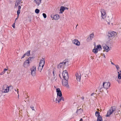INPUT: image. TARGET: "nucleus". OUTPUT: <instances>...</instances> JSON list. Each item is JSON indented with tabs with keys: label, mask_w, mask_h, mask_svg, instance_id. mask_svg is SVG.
I'll return each instance as SVG.
<instances>
[{
	"label": "nucleus",
	"mask_w": 121,
	"mask_h": 121,
	"mask_svg": "<svg viewBox=\"0 0 121 121\" xmlns=\"http://www.w3.org/2000/svg\"><path fill=\"white\" fill-rule=\"evenodd\" d=\"M17 19V18H16L15 19V21H16Z\"/></svg>",
	"instance_id": "nucleus-50"
},
{
	"label": "nucleus",
	"mask_w": 121,
	"mask_h": 121,
	"mask_svg": "<svg viewBox=\"0 0 121 121\" xmlns=\"http://www.w3.org/2000/svg\"><path fill=\"white\" fill-rule=\"evenodd\" d=\"M42 0H35V1L37 5L39 6Z\"/></svg>",
	"instance_id": "nucleus-19"
},
{
	"label": "nucleus",
	"mask_w": 121,
	"mask_h": 121,
	"mask_svg": "<svg viewBox=\"0 0 121 121\" xmlns=\"http://www.w3.org/2000/svg\"><path fill=\"white\" fill-rule=\"evenodd\" d=\"M35 12L36 13L38 14L39 12V10L38 9H36L35 10Z\"/></svg>",
	"instance_id": "nucleus-29"
},
{
	"label": "nucleus",
	"mask_w": 121,
	"mask_h": 121,
	"mask_svg": "<svg viewBox=\"0 0 121 121\" xmlns=\"http://www.w3.org/2000/svg\"><path fill=\"white\" fill-rule=\"evenodd\" d=\"M79 109H77V111H76V112H77H77H78V111L79 110Z\"/></svg>",
	"instance_id": "nucleus-46"
},
{
	"label": "nucleus",
	"mask_w": 121,
	"mask_h": 121,
	"mask_svg": "<svg viewBox=\"0 0 121 121\" xmlns=\"http://www.w3.org/2000/svg\"><path fill=\"white\" fill-rule=\"evenodd\" d=\"M45 63V59L42 58L40 61L38 68V70L40 72H41L43 68Z\"/></svg>",
	"instance_id": "nucleus-3"
},
{
	"label": "nucleus",
	"mask_w": 121,
	"mask_h": 121,
	"mask_svg": "<svg viewBox=\"0 0 121 121\" xmlns=\"http://www.w3.org/2000/svg\"><path fill=\"white\" fill-rule=\"evenodd\" d=\"M97 42H96V43ZM96 42H94V45H96Z\"/></svg>",
	"instance_id": "nucleus-40"
},
{
	"label": "nucleus",
	"mask_w": 121,
	"mask_h": 121,
	"mask_svg": "<svg viewBox=\"0 0 121 121\" xmlns=\"http://www.w3.org/2000/svg\"><path fill=\"white\" fill-rule=\"evenodd\" d=\"M116 108L115 106L112 107L108 112L107 114L106 115V117L109 116L115 110Z\"/></svg>",
	"instance_id": "nucleus-4"
},
{
	"label": "nucleus",
	"mask_w": 121,
	"mask_h": 121,
	"mask_svg": "<svg viewBox=\"0 0 121 121\" xmlns=\"http://www.w3.org/2000/svg\"><path fill=\"white\" fill-rule=\"evenodd\" d=\"M117 81H118V82H119V81H118V79H117Z\"/></svg>",
	"instance_id": "nucleus-48"
},
{
	"label": "nucleus",
	"mask_w": 121,
	"mask_h": 121,
	"mask_svg": "<svg viewBox=\"0 0 121 121\" xmlns=\"http://www.w3.org/2000/svg\"><path fill=\"white\" fill-rule=\"evenodd\" d=\"M29 60V59H28L24 62L23 65L24 67L26 68L29 66L30 62Z\"/></svg>",
	"instance_id": "nucleus-13"
},
{
	"label": "nucleus",
	"mask_w": 121,
	"mask_h": 121,
	"mask_svg": "<svg viewBox=\"0 0 121 121\" xmlns=\"http://www.w3.org/2000/svg\"><path fill=\"white\" fill-rule=\"evenodd\" d=\"M26 55L25 53L24 54L23 56L21 58V59L22 58H24Z\"/></svg>",
	"instance_id": "nucleus-35"
},
{
	"label": "nucleus",
	"mask_w": 121,
	"mask_h": 121,
	"mask_svg": "<svg viewBox=\"0 0 121 121\" xmlns=\"http://www.w3.org/2000/svg\"><path fill=\"white\" fill-rule=\"evenodd\" d=\"M97 46H98V45H100V44L99 45V44H97Z\"/></svg>",
	"instance_id": "nucleus-49"
},
{
	"label": "nucleus",
	"mask_w": 121,
	"mask_h": 121,
	"mask_svg": "<svg viewBox=\"0 0 121 121\" xmlns=\"http://www.w3.org/2000/svg\"><path fill=\"white\" fill-rule=\"evenodd\" d=\"M43 16L44 18H46L47 17L46 14L45 13H43Z\"/></svg>",
	"instance_id": "nucleus-31"
},
{
	"label": "nucleus",
	"mask_w": 121,
	"mask_h": 121,
	"mask_svg": "<svg viewBox=\"0 0 121 121\" xmlns=\"http://www.w3.org/2000/svg\"><path fill=\"white\" fill-rule=\"evenodd\" d=\"M101 55L102 56H103L104 57V58H106V57H105V54H104V53H102L101 54Z\"/></svg>",
	"instance_id": "nucleus-33"
},
{
	"label": "nucleus",
	"mask_w": 121,
	"mask_h": 121,
	"mask_svg": "<svg viewBox=\"0 0 121 121\" xmlns=\"http://www.w3.org/2000/svg\"><path fill=\"white\" fill-rule=\"evenodd\" d=\"M22 0H16V3L15 4V6H17L20 4Z\"/></svg>",
	"instance_id": "nucleus-22"
},
{
	"label": "nucleus",
	"mask_w": 121,
	"mask_h": 121,
	"mask_svg": "<svg viewBox=\"0 0 121 121\" xmlns=\"http://www.w3.org/2000/svg\"><path fill=\"white\" fill-rule=\"evenodd\" d=\"M108 24L109 25L110 24V22H108Z\"/></svg>",
	"instance_id": "nucleus-44"
},
{
	"label": "nucleus",
	"mask_w": 121,
	"mask_h": 121,
	"mask_svg": "<svg viewBox=\"0 0 121 121\" xmlns=\"http://www.w3.org/2000/svg\"><path fill=\"white\" fill-rule=\"evenodd\" d=\"M84 99V98L83 97V98H82V99Z\"/></svg>",
	"instance_id": "nucleus-57"
},
{
	"label": "nucleus",
	"mask_w": 121,
	"mask_h": 121,
	"mask_svg": "<svg viewBox=\"0 0 121 121\" xmlns=\"http://www.w3.org/2000/svg\"><path fill=\"white\" fill-rule=\"evenodd\" d=\"M51 17L52 18L54 19L55 20H58L59 18V16L58 14H56L54 15H52Z\"/></svg>",
	"instance_id": "nucleus-15"
},
{
	"label": "nucleus",
	"mask_w": 121,
	"mask_h": 121,
	"mask_svg": "<svg viewBox=\"0 0 121 121\" xmlns=\"http://www.w3.org/2000/svg\"><path fill=\"white\" fill-rule=\"evenodd\" d=\"M79 121H83V120L82 118H81Z\"/></svg>",
	"instance_id": "nucleus-41"
},
{
	"label": "nucleus",
	"mask_w": 121,
	"mask_h": 121,
	"mask_svg": "<svg viewBox=\"0 0 121 121\" xmlns=\"http://www.w3.org/2000/svg\"><path fill=\"white\" fill-rule=\"evenodd\" d=\"M111 64L113 65H115L112 62H111Z\"/></svg>",
	"instance_id": "nucleus-39"
},
{
	"label": "nucleus",
	"mask_w": 121,
	"mask_h": 121,
	"mask_svg": "<svg viewBox=\"0 0 121 121\" xmlns=\"http://www.w3.org/2000/svg\"><path fill=\"white\" fill-rule=\"evenodd\" d=\"M65 10V7L64 6H62L61 7L60 10L61 12L62 11V12H61V13H62L63 11Z\"/></svg>",
	"instance_id": "nucleus-24"
},
{
	"label": "nucleus",
	"mask_w": 121,
	"mask_h": 121,
	"mask_svg": "<svg viewBox=\"0 0 121 121\" xmlns=\"http://www.w3.org/2000/svg\"><path fill=\"white\" fill-rule=\"evenodd\" d=\"M120 107H121V106H120Z\"/></svg>",
	"instance_id": "nucleus-58"
},
{
	"label": "nucleus",
	"mask_w": 121,
	"mask_h": 121,
	"mask_svg": "<svg viewBox=\"0 0 121 121\" xmlns=\"http://www.w3.org/2000/svg\"><path fill=\"white\" fill-rule=\"evenodd\" d=\"M118 78L119 79H121V71H119L118 72Z\"/></svg>",
	"instance_id": "nucleus-21"
},
{
	"label": "nucleus",
	"mask_w": 121,
	"mask_h": 121,
	"mask_svg": "<svg viewBox=\"0 0 121 121\" xmlns=\"http://www.w3.org/2000/svg\"><path fill=\"white\" fill-rule=\"evenodd\" d=\"M19 89H17V91H18Z\"/></svg>",
	"instance_id": "nucleus-55"
},
{
	"label": "nucleus",
	"mask_w": 121,
	"mask_h": 121,
	"mask_svg": "<svg viewBox=\"0 0 121 121\" xmlns=\"http://www.w3.org/2000/svg\"><path fill=\"white\" fill-rule=\"evenodd\" d=\"M29 97L28 96H27V97H26V99L27 98H28Z\"/></svg>",
	"instance_id": "nucleus-51"
},
{
	"label": "nucleus",
	"mask_w": 121,
	"mask_h": 121,
	"mask_svg": "<svg viewBox=\"0 0 121 121\" xmlns=\"http://www.w3.org/2000/svg\"><path fill=\"white\" fill-rule=\"evenodd\" d=\"M97 121H103L102 117L101 116H99L98 117Z\"/></svg>",
	"instance_id": "nucleus-23"
},
{
	"label": "nucleus",
	"mask_w": 121,
	"mask_h": 121,
	"mask_svg": "<svg viewBox=\"0 0 121 121\" xmlns=\"http://www.w3.org/2000/svg\"><path fill=\"white\" fill-rule=\"evenodd\" d=\"M99 114H100V113L99 112H98L97 111H96L95 112V115L96 116H100L99 115Z\"/></svg>",
	"instance_id": "nucleus-27"
},
{
	"label": "nucleus",
	"mask_w": 121,
	"mask_h": 121,
	"mask_svg": "<svg viewBox=\"0 0 121 121\" xmlns=\"http://www.w3.org/2000/svg\"><path fill=\"white\" fill-rule=\"evenodd\" d=\"M115 66L117 70H118L120 69V67L119 66L117 65H115Z\"/></svg>",
	"instance_id": "nucleus-30"
},
{
	"label": "nucleus",
	"mask_w": 121,
	"mask_h": 121,
	"mask_svg": "<svg viewBox=\"0 0 121 121\" xmlns=\"http://www.w3.org/2000/svg\"><path fill=\"white\" fill-rule=\"evenodd\" d=\"M31 74L33 76H35V75L36 68L35 66H33L31 69Z\"/></svg>",
	"instance_id": "nucleus-9"
},
{
	"label": "nucleus",
	"mask_w": 121,
	"mask_h": 121,
	"mask_svg": "<svg viewBox=\"0 0 121 121\" xmlns=\"http://www.w3.org/2000/svg\"><path fill=\"white\" fill-rule=\"evenodd\" d=\"M78 26V25L77 24L76 26V27H77V26Z\"/></svg>",
	"instance_id": "nucleus-53"
},
{
	"label": "nucleus",
	"mask_w": 121,
	"mask_h": 121,
	"mask_svg": "<svg viewBox=\"0 0 121 121\" xmlns=\"http://www.w3.org/2000/svg\"><path fill=\"white\" fill-rule=\"evenodd\" d=\"M52 73H53V75H54V71H53Z\"/></svg>",
	"instance_id": "nucleus-45"
},
{
	"label": "nucleus",
	"mask_w": 121,
	"mask_h": 121,
	"mask_svg": "<svg viewBox=\"0 0 121 121\" xmlns=\"http://www.w3.org/2000/svg\"><path fill=\"white\" fill-rule=\"evenodd\" d=\"M75 76L76 78V80L78 81H80L81 78V75L79 73H75Z\"/></svg>",
	"instance_id": "nucleus-14"
},
{
	"label": "nucleus",
	"mask_w": 121,
	"mask_h": 121,
	"mask_svg": "<svg viewBox=\"0 0 121 121\" xmlns=\"http://www.w3.org/2000/svg\"><path fill=\"white\" fill-rule=\"evenodd\" d=\"M73 43L77 45H79L80 44V42L76 39L73 40L72 41Z\"/></svg>",
	"instance_id": "nucleus-16"
},
{
	"label": "nucleus",
	"mask_w": 121,
	"mask_h": 121,
	"mask_svg": "<svg viewBox=\"0 0 121 121\" xmlns=\"http://www.w3.org/2000/svg\"><path fill=\"white\" fill-rule=\"evenodd\" d=\"M17 91V94H19V91Z\"/></svg>",
	"instance_id": "nucleus-47"
},
{
	"label": "nucleus",
	"mask_w": 121,
	"mask_h": 121,
	"mask_svg": "<svg viewBox=\"0 0 121 121\" xmlns=\"http://www.w3.org/2000/svg\"><path fill=\"white\" fill-rule=\"evenodd\" d=\"M10 86H9L5 84L3 85L0 91L2 93H8L9 90Z\"/></svg>",
	"instance_id": "nucleus-2"
},
{
	"label": "nucleus",
	"mask_w": 121,
	"mask_h": 121,
	"mask_svg": "<svg viewBox=\"0 0 121 121\" xmlns=\"http://www.w3.org/2000/svg\"><path fill=\"white\" fill-rule=\"evenodd\" d=\"M21 6H18V9L17 11V13L18 17L19 16V14L20 13V9H21Z\"/></svg>",
	"instance_id": "nucleus-20"
},
{
	"label": "nucleus",
	"mask_w": 121,
	"mask_h": 121,
	"mask_svg": "<svg viewBox=\"0 0 121 121\" xmlns=\"http://www.w3.org/2000/svg\"><path fill=\"white\" fill-rule=\"evenodd\" d=\"M30 108H31V109H32V110H35V109H34V107H33H33L31 106L30 107Z\"/></svg>",
	"instance_id": "nucleus-34"
},
{
	"label": "nucleus",
	"mask_w": 121,
	"mask_h": 121,
	"mask_svg": "<svg viewBox=\"0 0 121 121\" xmlns=\"http://www.w3.org/2000/svg\"><path fill=\"white\" fill-rule=\"evenodd\" d=\"M30 51L29 50L26 53H25V54L27 56H29L30 55Z\"/></svg>",
	"instance_id": "nucleus-25"
},
{
	"label": "nucleus",
	"mask_w": 121,
	"mask_h": 121,
	"mask_svg": "<svg viewBox=\"0 0 121 121\" xmlns=\"http://www.w3.org/2000/svg\"><path fill=\"white\" fill-rule=\"evenodd\" d=\"M65 7V9H68V8L67 7Z\"/></svg>",
	"instance_id": "nucleus-38"
},
{
	"label": "nucleus",
	"mask_w": 121,
	"mask_h": 121,
	"mask_svg": "<svg viewBox=\"0 0 121 121\" xmlns=\"http://www.w3.org/2000/svg\"><path fill=\"white\" fill-rule=\"evenodd\" d=\"M101 46H95L92 50V52L96 54L98 51L101 50Z\"/></svg>",
	"instance_id": "nucleus-5"
},
{
	"label": "nucleus",
	"mask_w": 121,
	"mask_h": 121,
	"mask_svg": "<svg viewBox=\"0 0 121 121\" xmlns=\"http://www.w3.org/2000/svg\"><path fill=\"white\" fill-rule=\"evenodd\" d=\"M68 80L64 79L62 82V83L63 86L69 88V86L68 83Z\"/></svg>",
	"instance_id": "nucleus-12"
},
{
	"label": "nucleus",
	"mask_w": 121,
	"mask_h": 121,
	"mask_svg": "<svg viewBox=\"0 0 121 121\" xmlns=\"http://www.w3.org/2000/svg\"><path fill=\"white\" fill-rule=\"evenodd\" d=\"M64 98L62 96H57V98L56 99V103H59L60 102L64 101Z\"/></svg>",
	"instance_id": "nucleus-8"
},
{
	"label": "nucleus",
	"mask_w": 121,
	"mask_h": 121,
	"mask_svg": "<svg viewBox=\"0 0 121 121\" xmlns=\"http://www.w3.org/2000/svg\"><path fill=\"white\" fill-rule=\"evenodd\" d=\"M92 40V39L89 36L86 39L87 42H89Z\"/></svg>",
	"instance_id": "nucleus-28"
},
{
	"label": "nucleus",
	"mask_w": 121,
	"mask_h": 121,
	"mask_svg": "<svg viewBox=\"0 0 121 121\" xmlns=\"http://www.w3.org/2000/svg\"><path fill=\"white\" fill-rule=\"evenodd\" d=\"M66 63V60H64L61 63H60L58 66V68H63L65 66V64Z\"/></svg>",
	"instance_id": "nucleus-10"
},
{
	"label": "nucleus",
	"mask_w": 121,
	"mask_h": 121,
	"mask_svg": "<svg viewBox=\"0 0 121 121\" xmlns=\"http://www.w3.org/2000/svg\"><path fill=\"white\" fill-rule=\"evenodd\" d=\"M110 83L108 82H105L103 83V86L104 88L107 89L110 87Z\"/></svg>",
	"instance_id": "nucleus-7"
},
{
	"label": "nucleus",
	"mask_w": 121,
	"mask_h": 121,
	"mask_svg": "<svg viewBox=\"0 0 121 121\" xmlns=\"http://www.w3.org/2000/svg\"><path fill=\"white\" fill-rule=\"evenodd\" d=\"M94 94V93H92L91 94V96H92Z\"/></svg>",
	"instance_id": "nucleus-42"
},
{
	"label": "nucleus",
	"mask_w": 121,
	"mask_h": 121,
	"mask_svg": "<svg viewBox=\"0 0 121 121\" xmlns=\"http://www.w3.org/2000/svg\"><path fill=\"white\" fill-rule=\"evenodd\" d=\"M111 47H108V46H104L103 47V51H106V52H108L110 49Z\"/></svg>",
	"instance_id": "nucleus-17"
},
{
	"label": "nucleus",
	"mask_w": 121,
	"mask_h": 121,
	"mask_svg": "<svg viewBox=\"0 0 121 121\" xmlns=\"http://www.w3.org/2000/svg\"><path fill=\"white\" fill-rule=\"evenodd\" d=\"M29 99H28L27 101H29Z\"/></svg>",
	"instance_id": "nucleus-52"
},
{
	"label": "nucleus",
	"mask_w": 121,
	"mask_h": 121,
	"mask_svg": "<svg viewBox=\"0 0 121 121\" xmlns=\"http://www.w3.org/2000/svg\"><path fill=\"white\" fill-rule=\"evenodd\" d=\"M4 74L2 72L0 73V75H2Z\"/></svg>",
	"instance_id": "nucleus-37"
},
{
	"label": "nucleus",
	"mask_w": 121,
	"mask_h": 121,
	"mask_svg": "<svg viewBox=\"0 0 121 121\" xmlns=\"http://www.w3.org/2000/svg\"><path fill=\"white\" fill-rule=\"evenodd\" d=\"M117 35V33L116 32L114 31H109L108 32L107 34L108 36V37L109 39H110L107 42L108 43H111L112 42V40L110 38L112 37H115Z\"/></svg>",
	"instance_id": "nucleus-1"
},
{
	"label": "nucleus",
	"mask_w": 121,
	"mask_h": 121,
	"mask_svg": "<svg viewBox=\"0 0 121 121\" xmlns=\"http://www.w3.org/2000/svg\"><path fill=\"white\" fill-rule=\"evenodd\" d=\"M56 91L57 93V96H62V94L60 89L59 88H57L56 89Z\"/></svg>",
	"instance_id": "nucleus-18"
},
{
	"label": "nucleus",
	"mask_w": 121,
	"mask_h": 121,
	"mask_svg": "<svg viewBox=\"0 0 121 121\" xmlns=\"http://www.w3.org/2000/svg\"><path fill=\"white\" fill-rule=\"evenodd\" d=\"M94 34L93 33H92L90 35V36L89 37L90 38H91L92 39L94 38Z\"/></svg>",
	"instance_id": "nucleus-26"
},
{
	"label": "nucleus",
	"mask_w": 121,
	"mask_h": 121,
	"mask_svg": "<svg viewBox=\"0 0 121 121\" xmlns=\"http://www.w3.org/2000/svg\"><path fill=\"white\" fill-rule=\"evenodd\" d=\"M7 69H5L2 72L3 73H4V74L5 73L6 71H7Z\"/></svg>",
	"instance_id": "nucleus-32"
},
{
	"label": "nucleus",
	"mask_w": 121,
	"mask_h": 121,
	"mask_svg": "<svg viewBox=\"0 0 121 121\" xmlns=\"http://www.w3.org/2000/svg\"><path fill=\"white\" fill-rule=\"evenodd\" d=\"M19 94H18V99H19Z\"/></svg>",
	"instance_id": "nucleus-43"
},
{
	"label": "nucleus",
	"mask_w": 121,
	"mask_h": 121,
	"mask_svg": "<svg viewBox=\"0 0 121 121\" xmlns=\"http://www.w3.org/2000/svg\"><path fill=\"white\" fill-rule=\"evenodd\" d=\"M100 12L101 13V17L102 18L104 19L106 17L105 11L104 9H101Z\"/></svg>",
	"instance_id": "nucleus-11"
},
{
	"label": "nucleus",
	"mask_w": 121,
	"mask_h": 121,
	"mask_svg": "<svg viewBox=\"0 0 121 121\" xmlns=\"http://www.w3.org/2000/svg\"><path fill=\"white\" fill-rule=\"evenodd\" d=\"M15 91H17V90L16 89H15Z\"/></svg>",
	"instance_id": "nucleus-54"
},
{
	"label": "nucleus",
	"mask_w": 121,
	"mask_h": 121,
	"mask_svg": "<svg viewBox=\"0 0 121 121\" xmlns=\"http://www.w3.org/2000/svg\"><path fill=\"white\" fill-rule=\"evenodd\" d=\"M62 75L64 79L68 80L69 76L68 73L66 70L63 71L62 73Z\"/></svg>",
	"instance_id": "nucleus-6"
},
{
	"label": "nucleus",
	"mask_w": 121,
	"mask_h": 121,
	"mask_svg": "<svg viewBox=\"0 0 121 121\" xmlns=\"http://www.w3.org/2000/svg\"><path fill=\"white\" fill-rule=\"evenodd\" d=\"M24 101H25V102H26V101L25 100H24Z\"/></svg>",
	"instance_id": "nucleus-56"
},
{
	"label": "nucleus",
	"mask_w": 121,
	"mask_h": 121,
	"mask_svg": "<svg viewBox=\"0 0 121 121\" xmlns=\"http://www.w3.org/2000/svg\"><path fill=\"white\" fill-rule=\"evenodd\" d=\"M15 23H14L12 25V26L13 27V28H15Z\"/></svg>",
	"instance_id": "nucleus-36"
}]
</instances>
